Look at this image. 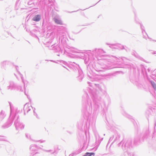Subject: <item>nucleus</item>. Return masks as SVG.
Returning a JSON list of instances; mask_svg holds the SVG:
<instances>
[{"label": "nucleus", "instance_id": "obj_1", "mask_svg": "<svg viewBox=\"0 0 156 156\" xmlns=\"http://www.w3.org/2000/svg\"><path fill=\"white\" fill-rule=\"evenodd\" d=\"M41 19V16L40 15H37L35 16L33 18V20L35 21H39Z\"/></svg>", "mask_w": 156, "mask_h": 156}, {"label": "nucleus", "instance_id": "obj_3", "mask_svg": "<svg viewBox=\"0 0 156 156\" xmlns=\"http://www.w3.org/2000/svg\"><path fill=\"white\" fill-rule=\"evenodd\" d=\"M94 153H88L87 152L86 153L85 155L83 156H91L92 155H94Z\"/></svg>", "mask_w": 156, "mask_h": 156}, {"label": "nucleus", "instance_id": "obj_4", "mask_svg": "<svg viewBox=\"0 0 156 156\" xmlns=\"http://www.w3.org/2000/svg\"><path fill=\"white\" fill-rule=\"evenodd\" d=\"M151 83L153 88L156 90V84L153 81H151Z\"/></svg>", "mask_w": 156, "mask_h": 156}, {"label": "nucleus", "instance_id": "obj_2", "mask_svg": "<svg viewBox=\"0 0 156 156\" xmlns=\"http://www.w3.org/2000/svg\"><path fill=\"white\" fill-rule=\"evenodd\" d=\"M54 20L55 22L57 24L60 25L62 24V21L59 19L55 18L54 19Z\"/></svg>", "mask_w": 156, "mask_h": 156}]
</instances>
